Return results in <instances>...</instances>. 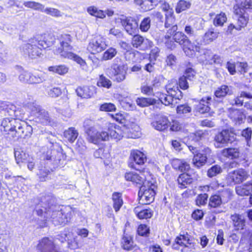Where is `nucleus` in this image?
<instances>
[{"label": "nucleus", "instance_id": "f257e3e1", "mask_svg": "<svg viewBox=\"0 0 252 252\" xmlns=\"http://www.w3.org/2000/svg\"><path fill=\"white\" fill-rule=\"evenodd\" d=\"M54 199L49 195L42 196L40 202L36 206V211L38 216L44 215V217L50 220L55 225L65 224L67 219L62 218L63 214L59 207L53 205Z\"/></svg>", "mask_w": 252, "mask_h": 252}, {"label": "nucleus", "instance_id": "f03ea898", "mask_svg": "<svg viewBox=\"0 0 252 252\" xmlns=\"http://www.w3.org/2000/svg\"><path fill=\"white\" fill-rule=\"evenodd\" d=\"M55 37L48 33L38 34L29 42L23 45V52L32 59L36 58L41 54V49H46L52 46L55 42Z\"/></svg>", "mask_w": 252, "mask_h": 252}, {"label": "nucleus", "instance_id": "7ed1b4c3", "mask_svg": "<svg viewBox=\"0 0 252 252\" xmlns=\"http://www.w3.org/2000/svg\"><path fill=\"white\" fill-rule=\"evenodd\" d=\"M60 44L56 51L57 54H59L61 57L69 60H72L81 65H84L85 62L79 56L71 51L72 46L70 45L72 42V37L68 34H62L58 39Z\"/></svg>", "mask_w": 252, "mask_h": 252}, {"label": "nucleus", "instance_id": "20e7f679", "mask_svg": "<svg viewBox=\"0 0 252 252\" xmlns=\"http://www.w3.org/2000/svg\"><path fill=\"white\" fill-rule=\"evenodd\" d=\"M14 127L12 128L10 135L14 140H18L20 138H26L30 137L32 132V127L27 125L24 122L19 120H16Z\"/></svg>", "mask_w": 252, "mask_h": 252}, {"label": "nucleus", "instance_id": "39448f33", "mask_svg": "<svg viewBox=\"0 0 252 252\" xmlns=\"http://www.w3.org/2000/svg\"><path fill=\"white\" fill-rule=\"evenodd\" d=\"M14 127L12 128L10 135L14 140H18L20 138H26L30 137L32 132V127L27 125L24 122L19 120H16Z\"/></svg>", "mask_w": 252, "mask_h": 252}, {"label": "nucleus", "instance_id": "423d86ee", "mask_svg": "<svg viewBox=\"0 0 252 252\" xmlns=\"http://www.w3.org/2000/svg\"><path fill=\"white\" fill-rule=\"evenodd\" d=\"M156 186L149 182H145L140 188L138 192L139 203L148 204L154 200Z\"/></svg>", "mask_w": 252, "mask_h": 252}, {"label": "nucleus", "instance_id": "0eeeda50", "mask_svg": "<svg viewBox=\"0 0 252 252\" xmlns=\"http://www.w3.org/2000/svg\"><path fill=\"white\" fill-rule=\"evenodd\" d=\"M190 236L187 233L185 235H180L177 236L172 245V248L175 250H181L182 251H191L194 249L195 244L192 239L190 238Z\"/></svg>", "mask_w": 252, "mask_h": 252}, {"label": "nucleus", "instance_id": "6e6552de", "mask_svg": "<svg viewBox=\"0 0 252 252\" xmlns=\"http://www.w3.org/2000/svg\"><path fill=\"white\" fill-rule=\"evenodd\" d=\"M86 134L88 141L94 144H98L101 141L109 140V134L105 131H98L94 127H91L87 129Z\"/></svg>", "mask_w": 252, "mask_h": 252}, {"label": "nucleus", "instance_id": "1a4fd4ad", "mask_svg": "<svg viewBox=\"0 0 252 252\" xmlns=\"http://www.w3.org/2000/svg\"><path fill=\"white\" fill-rule=\"evenodd\" d=\"M107 46L105 38L96 36L90 40L87 49L91 54H96L104 51Z\"/></svg>", "mask_w": 252, "mask_h": 252}, {"label": "nucleus", "instance_id": "9d476101", "mask_svg": "<svg viewBox=\"0 0 252 252\" xmlns=\"http://www.w3.org/2000/svg\"><path fill=\"white\" fill-rule=\"evenodd\" d=\"M173 35L174 41L180 45L183 46L185 50L187 49L190 51H199V47L194 43H192L188 37L183 32H175Z\"/></svg>", "mask_w": 252, "mask_h": 252}, {"label": "nucleus", "instance_id": "9b49d317", "mask_svg": "<svg viewBox=\"0 0 252 252\" xmlns=\"http://www.w3.org/2000/svg\"><path fill=\"white\" fill-rule=\"evenodd\" d=\"M211 150L207 147L201 148V151L198 154L193 156L192 163L193 166L199 168L205 164L208 157L210 156Z\"/></svg>", "mask_w": 252, "mask_h": 252}, {"label": "nucleus", "instance_id": "f8f14e48", "mask_svg": "<svg viewBox=\"0 0 252 252\" xmlns=\"http://www.w3.org/2000/svg\"><path fill=\"white\" fill-rule=\"evenodd\" d=\"M235 139V134L227 129L222 130L217 134L215 137L216 143L215 144L217 148L221 147L220 145L232 143Z\"/></svg>", "mask_w": 252, "mask_h": 252}, {"label": "nucleus", "instance_id": "ddd939ff", "mask_svg": "<svg viewBox=\"0 0 252 252\" xmlns=\"http://www.w3.org/2000/svg\"><path fill=\"white\" fill-rule=\"evenodd\" d=\"M37 248L40 252H59L52 238H42L39 241Z\"/></svg>", "mask_w": 252, "mask_h": 252}, {"label": "nucleus", "instance_id": "4468645a", "mask_svg": "<svg viewBox=\"0 0 252 252\" xmlns=\"http://www.w3.org/2000/svg\"><path fill=\"white\" fill-rule=\"evenodd\" d=\"M131 43L134 47L143 51L150 49L153 45V42L151 40L139 34L133 36Z\"/></svg>", "mask_w": 252, "mask_h": 252}, {"label": "nucleus", "instance_id": "2eb2a0df", "mask_svg": "<svg viewBox=\"0 0 252 252\" xmlns=\"http://www.w3.org/2000/svg\"><path fill=\"white\" fill-rule=\"evenodd\" d=\"M163 9L166 10L165 13L166 20L165 22V27L166 28H169L167 31V33L170 35H172L178 30L177 26L175 24V18L173 16V11L172 9H167L166 5Z\"/></svg>", "mask_w": 252, "mask_h": 252}, {"label": "nucleus", "instance_id": "dca6fc26", "mask_svg": "<svg viewBox=\"0 0 252 252\" xmlns=\"http://www.w3.org/2000/svg\"><path fill=\"white\" fill-rule=\"evenodd\" d=\"M248 176L246 171L243 169H239L230 172L228 175L227 180L231 184H239L246 180Z\"/></svg>", "mask_w": 252, "mask_h": 252}, {"label": "nucleus", "instance_id": "f3484780", "mask_svg": "<svg viewBox=\"0 0 252 252\" xmlns=\"http://www.w3.org/2000/svg\"><path fill=\"white\" fill-rule=\"evenodd\" d=\"M126 70L124 66L114 65L112 67L110 77L114 81L119 83L126 79Z\"/></svg>", "mask_w": 252, "mask_h": 252}, {"label": "nucleus", "instance_id": "a211bd4d", "mask_svg": "<svg viewBox=\"0 0 252 252\" xmlns=\"http://www.w3.org/2000/svg\"><path fill=\"white\" fill-rule=\"evenodd\" d=\"M129 159L133 162L129 163V166L136 170H138L137 165H142L146 161V157L144 154L138 150H133L131 152Z\"/></svg>", "mask_w": 252, "mask_h": 252}, {"label": "nucleus", "instance_id": "6ab92c4d", "mask_svg": "<svg viewBox=\"0 0 252 252\" xmlns=\"http://www.w3.org/2000/svg\"><path fill=\"white\" fill-rule=\"evenodd\" d=\"M219 32L210 30L207 32L202 38L197 37L194 40V44L198 47L200 45H206L215 40L219 35Z\"/></svg>", "mask_w": 252, "mask_h": 252}, {"label": "nucleus", "instance_id": "aec40b11", "mask_svg": "<svg viewBox=\"0 0 252 252\" xmlns=\"http://www.w3.org/2000/svg\"><path fill=\"white\" fill-rule=\"evenodd\" d=\"M120 20L122 25L129 34L132 35L137 32L138 30V25L135 20L126 18H121Z\"/></svg>", "mask_w": 252, "mask_h": 252}, {"label": "nucleus", "instance_id": "412c9836", "mask_svg": "<svg viewBox=\"0 0 252 252\" xmlns=\"http://www.w3.org/2000/svg\"><path fill=\"white\" fill-rule=\"evenodd\" d=\"M125 137L128 138H137L141 135L140 128L135 123H131L127 126H123Z\"/></svg>", "mask_w": 252, "mask_h": 252}, {"label": "nucleus", "instance_id": "4be33fe9", "mask_svg": "<svg viewBox=\"0 0 252 252\" xmlns=\"http://www.w3.org/2000/svg\"><path fill=\"white\" fill-rule=\"evenodd\" d=\"M167 93L173 99L180 100L183 97L182 93L178 88V83L176 81H173L166 86Z\"/></svg>", "mask_w": 252, "mask_h": 252}, {"label": "nucleus", "instance_id": "5701e85b", "mask_svg": "<svg viewBox=\"0 0 252 252\" xmlns=\"http://www.w3.org/2000/svg\"><path fill=\"white\" fill-rule=\"evenodd\" d=\"M109 138L117 140H120L123 137H125L123 127L121 128L120 126L111 123H109L108 125Z\"/></svg>", "mask_w": 252, "mask_h": 252}, {"label": "nucleus", "instance_id": "b1692460", "mask_svg": "<svg viewBox=\"0 0 252 252\" xmlns=\"http://www.w3.org/2000/svg\"><path fill=\"white\" fill-rule=\"evenodd\" d=\"M236 4L233 7L235 14H242L245 9L252 8V0H235Z\"/></svg>", "mask_w": 252, "mask_h": 252}, {"label": "nucleus", "instance_id": "393cba45", "mask_svg": "<svg viewBox=\"0 0 252 252\" xmlns=\"http://www.w3.org/2000/svg\"><path fill=\"white\" fill-rule=\"evenodd\" d=\"M169 122L166 116H158L156 121L152 122L151 125L156 129L162 131L168 128Z\"/></svg>", "mask_w": 252, "mask_h": 252}, {"label": "nucleus", "instance_id": "a878e982", "mask_svg": "<svg viewBox=\"0 0 252 252\" xmlns=\"http://www.w3.org/2000/svg\"><path fill=\"white\" fill-rule=\"evenodd\" d=\"M125 177L126 181H131L136 185H143L145 182H146L145 178L142 173L140 174L132 172L126 173Z\"/></svg>", "mask_w": 252, "mask_h": 252}, {"label": "nucleus", "instance_id": "bb28decb", "mask_svg": "<svg viewBox=\"0 0 252 252\" xmlns=\"http://www.w3.org/2000/svg\"><path fill=\"white\" fill-rule=\"evenodd\" d=\"M78 96L84 98H90L95 94L94 87L93 86L79 87L76 90Z\"/></svg>", "mask_w": 252, "mask_h": 252}, {"label": "nucleus", "instance_id": "cd10ccee", "mask_svg": "<svg viewBox=\"0 0 252 252\" xmlns=\"http://www.w3.org/2000/svg\"><path fill=\"white\" fill-rule=\"evenodd\" d=\"M213 101L211 96L203 97L197 105V111L201 114L208 113L210 110L209 105Z\"/></svg>", "mask_w": 252, "mask_h": 252}, {"label": "nucleus", "instance_id": "c85d7f7f", "mask_svg": "<svg viewBox=\"0 0 252 252\" xmlns=\"http://www.w3.org/2000/svg\"><path fill=\"white\" fill-rule=\"evenodd\" d=\"M34 106V108H32V110L37 111L35 114L38 121L43 125H47L50 123V117L47 111L44 109H42L38 107Z\"/></svg>", "mask_w": 252, "mask_h": 252}, {"label": "nucleus", "instance_id": "c756f323", "mask_svg": "<svg viewBox=\"0 0 252 252\" xmlns=\"http://www.w3.org/2000/svg\"><path fill=\"white\" fill-rule=\"evenodd\" d=\"M222 155L228 158L234 159L238 158L241 155L239 148H225L221 151Z\"/></svg>", "mask_w": 252, "mask_h": 252}, {"label": "nucleus", "instance_id": "7c9ffc66", "mask_svg": "<svg viewBox=\"0 0 252 252\" xmlns=\"http://www.w3.org/2000/svg\"><path fill=\"white\" fill-rule=\"evenodd\" d=\"M244 98H252V95L249 93L241 91L236 97L229 101L230 104L232 105L241 106L243 104Z\"/></svg>", "mask_w": 252, "mask_h": 252}, {"label": "nucleus", "instance_id": "2f4dec72", "mask_svg": "<svg viewBox=\"0 0 252 252\" xmlns=\"http://www.w3.org/2000/svg\"><path fill=\"white\" fill-rule=\"evenodd\" d=\"M231 220L236 229H242L245 225V220L244 216L238 214L231 215Z\"/></svg>", "mask_w": 252, "mask_h": 252}, {"label": "nucleus", "instance_id": "473e14b6", "mask_svg": "<svg viewBox=\"0 0 252 252\" xmlns=\"http://www.w3.org/2000/svg\"><path fill=\"white\" fill-rule=\"evenodd\" d=\"M15 119L11 118H5L3 119L1 124V130L7 132L10 135L12 128L14 127V123L16 122Z\"/></svg>", "mask_w": 252, "mask_h": 252}, {"label": "nucleus", "instance_id": "72a5a7b5", "mask_svg": "<svg viewBox=\"0 0 252 252\" xmlns=\"http://www.w3.org/2000/svg\"><path fill=\"white\" fill-rule=\"evenodd\" d=\"M158 49L157 48L156 49H154L151 51V53L150 55V63H147L145 66V69L149 72L153 71L155 69V63L154 62L156 60L158 56Z\"/></svg>", "mask_w": 252, "mask_h": 252}, {"label": "nucleus", "instance_id": "f704fd0d", "mask_svg": "<svg viewBox=\"0 0 252 252\" xmlns=\"http://www.w3.org/2000/svg\"><path fill=\"white\" fill-rule=\"evenodd\" d=\"M134 212L140 219H147L153 216V212L150 209H141L139 207H135Z\"/></svg>", "mask_w": 252, "mask_h": 252}, {"label": "nucleus", "instance_id": "c9c22d12", "mask_svg": "<svg viewBox=\"0 0 252 252\" xmlns=\"http://www.w3.org/2000/svg\"><path fill=\"white\" fill-rule=\"evenodd\" d=\"M78 130L74 127H69L64 132V137L70 142L73 143L78 136Z\"/></svg>", "mask_w": 252, "mask_h": 252}, {"label": "nucleus", "instance_id": "e433bc0d", "mask_svg": "<svg viewBox=\"0 0 252 252\" xmlns=\"http://www.w3.org/2000/svg\"><path fill=\"white\" fill-rule=\"evenodd\" d=\"M232 94L233 92L231 87L222 85L215 91V95L217 97L220 98L224 97L226 95H231Z\"/></svg>", "mask_w": 252, "mask_h": 252}, {"label": "nucleus", "instance_id": "4c0bfd02", "mask_svg": "<svg viewBox=\"0 0 252 252\" xmlns=\"http://www.w3.org/2000/svg\"><path fill=\"white\" fill-rule=\"evenodd\" d=\"M193 179L188 174L183 173L181 174L177 179L179 188L184 189L187 187V185H189L192 182Z\"/></svg>", "mask_w": 252, "mask_h": 252}, {"label": "nucleus", "instance_id": "58836bf2", "mask_svg": "<svg viewBox=\"0 0 252 252\" xmlns=\"http://www.w3.org/2000/svg\"><path fill=\"white\" fill-rule=\"evenodd\" d=\"M61 211H62L63 214V217H62L63 219H66V217L69 218V220L67 219V223L71 220L77 213H79L76 209L72 208L70 206H67L63 209H61Z\"/></svg>", "mask_w": 252, "mask_h": 252}, {"label": "nucleus", "instance_id": "ea45409f", "mask_svg": "<svg viewBox=\"0 0 252 252\" xmlns=\"http://www.w3.org/2000/svg\"><path fill=\"white\" fill-rule=\"evenodd\" d=\"M237 16V23L236 30L240 31L242 28L245 27L248 22L249 18L245 12L242 14H236Z\"/></svg>", "mask_w": 252, "mask_h": 252}, {"label": "nucleus", "instance_id": "a19ab883", "mask_svg": "<svg viewBox=\"0 0 252 252\" xmlns=\"http://www.w3.org/2000/svg\"><path fill=\"white\" fill-rule=\"evenodd\" d=\"M157 100L153 98L138 97L136 99L137 104L141 107H147L156 103Z\"/></svg>", "mask_w": 252, "mask_h": 252}, {"label": "nucleus", "instance_id": "79ce46f5", "mask_svg": "<svg viewBox=\"0 0 252 252\" xmlns=\"http://www.w3.org/2000/svg\"><path fill=\"white\" fill-rule=\"evenodd\" d=\"M14 156L17 164L26 162L29 155L20 149H17L14 151Z\"/></svg>", "mask_w": 252, "mask_h": 252}, {"label": "nucleus", "instance_id": "37998d69", "mask_svg": "<svg viewBox=\"0 0 252 252\" xmlns=\"http://www.w3.org/2000/svg\"><path fill=\"white\" fill-rule=\"evenodd\" d=\"M113 207L116 212H118L122 207L123 201L121 194L118 192H114L112 195Z\"/></svg>", "mask_w": 252, "mask_h": 252}, {"label": "nucleus", "instance_id": "c03bdc74", "mask_svg": "<svg viewBox=\"0 0 252 252\" xmlns=\"http://www.w3.org/2000/svg\"><path fill=\"white\" fill-rule=\"evenodd\" d=\"M48 69L50 72L63 75L68 72V67L65 65H59L49 66Z\"/></svg>", "mask_w": 252, "mask_h": 252}, {"label": "nucleus", "instance_id": "a18cd8bd", "mask_svg": "<svg viewBox=\"0 0 252 252\" xmlns=\"http://www.w3.org/2000/svg\"><path fill=\"white\" fill-rule=\"evenodd\" d=\"M23 5L26 7L41 12H43L44 8L45 7L44 5L42 4L33 1H24Z\"/></svg>", "mask_w": 252, "mask_h": 252}, {"label": "nucleus", "instance_id": "49530a36", "mask_svg": "<svg viewBox=\"0 0 252 252\" xmlns=\"http://www.w3.org/2000/svg\"><path fill=\"white\" fill-rule=\"evenodd\" d=\"M120 105L126 110L131 111L135 109L136 106L131 99L128 98H124L119 100Z\"/></svg>", "mask_w": 252, "mask_h": 252}, {"label": "nucleus", "instance_id": "de8ad7c7", "mask_svg": "<svg viewBox=\"0 0 252 252\" xmlns=\"http://www.w3.org/2000/svg\"><path fill=\"white\" fill-rule=\"evenodd\" d=\"M45 80V75L43 73H31V84L40 83Z\"/></svg>", "mask_w": 252, "mask_h": 252}, {"label": "nucleus", "instance_id": "09e8293b", "mask_svg": "<svg viewBox=\"0 0 252 252\" xmlns=\"http://www.w3.org/2000/svg\"><path fill=\"white\" fill-rule=\"evenodd\" d=\"M97 85L100 87H103L109 89L112 86L111 81L103 75L99 76Z\"/></svg>", "mask_w": 252, "mask_h": 252}, {"label": "nucleus", "instance_id": "8fccbe9b", "mask_svg": "<svg viewBox=\"0 0 252 252\" xmlns=\"http://www.w3.org/2000/svg\"><path fill=\"white\" fill-rule=\"evenodd\" d=\"M132 237L129 235H125L123 237L122 244L123 248L126 250H131L133 247Z\"/></svg>", "mask_w": 252, "mask_h": 252}, {"label": "nucleus", "instance_id": "3c124183", "mask_svg": "<svg viewBox=\"0 0 252 252\" xmlns=\"http://www.w3.org/2000/svg\"><path fill=\"white\" fill-rule=\"evenodd\" d=\"M87 11L90 15L97 18L103 19L105 17V14L103 11L101 10H98L94 6L89 7L87 9Z\"/></svg>", "mask_w": 252, "mask_h": 252}, {"label": "nucleus", "instance_id": "603ef678", "mask_svg": "<svg viewBox=\"0 0 252 252\" xmlns=\"http://www.w3.org/2000/svg\"><path fill=\"white\" fill-rule=\"evenodd\" d=\"M67 241L69 248L75 250L79 247L78 237L75 236L72 232L71 237L68 238Z\"/></svg>", "mask_w": 252, "mask_h": 252}, {"label": "nucleus", "instance_id": "864d4df0", "mask_svg": "<svg viewBox=\"0 0 252 252\" xmlns=\"http://www.w3.org/2000/svg\"><path fill=\"white\" fill-rule=\"evenodd\" d=\"M117 53V51L115 48L110 47L104 52L102 59L104 61L111 60L116 55Z\"/></svg>", "mask_w": 252, "mask_h": 252}, {"label": "nucleus", "instance_id": "5fc2aeb1", "mask_svg": "<svg viewBox=\"0 0 252 252\" xmlns=\"http://www.w3.org/2000/svg\"><path fill=\"white\" fill-rule=\"evenodd\" d=\"M94 155L95 158H100L101 159L108 158L110 156L108 151L103 148H100L96 150L94 152Z\"/></svg>", "mask_w": 252, "mask_h": 252}, {"label": "nucleus", "instance_id": "6e6d98bb", "mask_svg": "<svg viewBox=\"0 0 252 252\" xmlns=\"http://www.w3.org/2000/svg\"><path fill=\"white\" fill-rule=\"evenodd\" d=\"M71 236L72 232L70 231L69 229L65 228L60 234L57 236L56 239L61 243H63L67 241L68 238L71 237Z\"/></svg>", "mask_w": 252, "mask_h": 252}, {"label": "nucleus", "instance_id": "4d7b16f0", "mask_svg": "<svg viewBox=\"0 0 252 252\" xmlns=\"http://www.w3.org/2000/svg\"><path fill=\"white\" fill-rule=\"evenodd\" d=\"M226 20L227 17L225 14L221 12L216 16L214 20V24L215 26H222Z\"/></svg>", "mask_w": 252, "mask_h": 252}, {"label": "nucleus", "instance_id": "13d9d810", "mask_svg": "<svg viewBox=\"0 0 252 252\" xmlns=\"http://www.w3.org/2000/svg\"><path fill=\"white\" fill-rule=\"evenodd\" d=\"M222 203L220 197L218 195H214L211 196L209 200V205L211 207L216 208L220 206Z\"/></svg>", "mask_w": 252, "mask_h": 252}, {"label": "nucleus", "instance_id": "bf43d9fd", "mask_svg": "<svg viewBox=\"0 0 252 252\" xmlns=\"http://www.w3.org/2000/svg\"><path fill=\"white\" fill-rule=\"evenodd\" d=\"M191 108L187 104L178 105L176 108V112L178 115H186L190 113Z\"/></svg>", "mask_w": 252, "mask_h": 252}, {"label": "nucleus", "instance_id": "052dcab7", "mask_svg": "<svg viewBox=\"0 0 252 252\" xmlns=\"http://www.w3.org/2000/svg\"><path fill=\"white\" fill-rule=\"evenodd\" d=\"M241 136L244 137L247 143V145H250L251 144L252 129L251 127H247L244 129L241 133Z\"/></svg>", "mask_w": 252, "mask_h": 252}, {"label": "nucleus", "instance_id": "680f3d73", "mask_svg": "<svg viewBox=\"0 0 252 252\" xmlns=\"http://www.w3.org/2000/svg\"><path fill=\"white\" fill-rule=\"evenodd\" d=\"M151 21L150 17L144 18L140 24V30L143 32H148L151 27Z\"/></svg>", "mask_w": 252, "mask_h": 252}, {"label": "nucleus", "instance_id": "e2e57ef3", "mask_svg": "<svg viewBox=\"0 0 252 252\" xmlns=\"http://www.w3.org/2000/svg\"><path fill=\"white\" fill-rule=\"evenodd\" d=\"M190 6V3L189 1L184 0H181L178 2L176 7V11L177 13L186 10L189 8Z\"/></svg>", "mask_w": 252, "mask_h": 252}, {"label": "nucleus", "instance_id": "0e129e2a", "mask_svg": "<svg viewBox=\"0 0 252 252\" xmlns=\"http://www.w3.org/2000/svg\"><path fill=\"white\" fill-rule=\"evenodd\" d=\"M222 171L221 168L218 165L212 166L207 172V175L209 177H213L220 173Z\"/></svg>", "mask_w": 252, "mask_h": 252}, {"label": "nucleus", "instance_id": "69168bd1", "mask_svg": "<svg viewBox=\"0 0 252 252\" xmlns=\"http://www.w3.org/2000/svg\"><path fill=\"white\" fill-rule=\"evenodd\" d=\"M159 100L162 104L166 106L172 104L174 100L172 96H170L168 94H161L159 96Z\"/></svg>", "mask_w": 252, "mask_h": 252}, {"label": "nucleus", "instance_id": "338daca9", "mask_svg": "<svg viewBox=\"0 0 252 252\" xmlns=\"http://www.w3.org/2000/svg\"><path fill=\"white\" fill-rule=\"evenodd\" d=\"M156 85L154 83L152 86H149L148 85H144L141 86V90L142 93L147 95H154L153 87Z\"/></svg>", "mask_w": 252, "mask_h": 252}, {"label": "nucleus", "instance_id": "774afa93", "mask_svg": "<svg viewBox=\"0 0 252 252\" xmlns=\"http://www.w3.org/2000/svg\"><path fill=\"white\" fill-rule=\"evenodd\" d=\"M45 13L46 14L50 15L53 17H60L62 16V14L60 11L58 9L51 8V7H47L44 8L43 12Z\"/></svg>", "mask_w": 252, "mask_h": 252}]
</instances>
